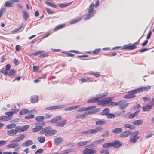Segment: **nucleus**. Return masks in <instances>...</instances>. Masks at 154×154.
<instances>
[{
  "label": "nucleus",
  "instance_id": "obj_1",
  "mask_svg": "<svg viewBox=\"0 0 154 154\" xmlns=\"http://www.w3.org/2000/svg\"><path fill=\"white\" fill-rule=\"evenodd\" d=\"M99 0L96 2L95 5L93 3L90 5L88 9V13L86 15L84 18L85 20H88L94 16L96 13V11L94 10V7H97L99 6Z\"/></svg>",
  "mask_w": 154,
  "mask_h": 154
},
{
  "label": "nucleus",
  "instance_id": "obj_14",
  "mask_svg": "<svg viewBox=\"0 0 154 154\" xmlns=\"http://www.w3.org/2000/svg\"><path fill=\"white\" fill-rule=\"evenodd\" d=\"M61 119L62 118L60 116H57L51 119L50 122L51 123H55L61 121Z\"/></svg>",
  "mask_w": 154,
  "mask_h": 154
},
{
  "label": "nucleus",
  "instance_id": "obj_37",
  "mask_svg": "<svg viewBox=\"0 0 154 154\" xmlns=\"http://www.w3.org/2000/svg\"><path fill=\"white\" fill-rule=\"evenodd\" d=\"M96 125H102L105 124L106 122L105 121L102 120H98L96 121Z\"/></svg>",
  "mask_w": 154,
  "mask_h": 154
},
{
  "label": "nucleus",
  "instance_id": "obj_2",
  "mask_svg": "<svg viewBox=\"0 0 154 154\" xmlns=\"http://www.w3.org/2000/svg\"><path fill=\"white\" fill-rule=\"evenodd\" d=\"M12 111L11 112H5V114L7 115L2 116L0 117V120H3L4 121H8L12 119V116L15 113H16L18 112L19 110L18 109H12Z\"/></svg>",
  "mask_w": 154,
  "mask_h": 154
},
{
  "label": "nucleus",
  "instance_id": "obj_29",
  "mask_svg": "<svg viewBox=\"0 0 154 154\" xmlns=\"http://www.w3.org/2000/svg\"><path fill=\"white\" fill-rule=\"evenodd\" d=\"M124 126L125 128H128L130 130H133L135 128L134 126L129 124H124Z\"/></svg>",
  "mask_w": 154,
  "mask_h": 154
},
{
  "label": "nucleus",
  "instance_id": "obj_22",
  "mask_svg": "<svg viewBox=\"0 0 154 154\" xmlns=\"http://www.w3.org/2000/svg\"><path fill=\"white\" fill-rule=\"evenodd\" d=\"M45 119L44 116H38L36 117L35 120L39 122H42V125H45V123L43 121Z\"/></svg>",
  "mask_w": 154,
  "mask_h": 154
},
{
  "label": "nucleus",
  "instance_id": "obj_11",
  "mask_svg": "<svg viewBox=\"0 0 154 154\" xmlns=\"http://www.w3.org/2000/svg\"><path fill=\"white\" fill-rule=\"evenodd\" d=\"M25 137L24 134H22L14 138L12 141V143L18 142L22 140Z\"/></svg>",
  "mask_w": 154,
  "mask_h": 154
},
{
  "label": "nucleus",
  "instance_id": "obj_36",
  "mask_svg": "<svg viewBox=\"0 0 154 154\" xmlns=\"http://www.w3.org/2000/svg\"><path fill=\"white\" fill-rule=\"evenodd\" d=\"M102 146L104 148L110 147L112 146V142L105 143L102 145Z\"/></svg>",
  "mask_w": 154,
  "mask_h": 154
},
{
  "label": "nucleus",
  "instance_id": "obj_51",
  "mask_svg": "<svg viewBox=\"0 0 154 154\" xmlns=\"http://www.w3.org/2000/svg\"><path fill=\"white\" fill-rule=\"evenodd\" d=\"M16 133L17 132H22L21 131L22 127L20 126H17L15 128V129H14Z\"/></svg>",
  "mask_w": 154,
  "mask_h": 154
},
{
  "label": "nucleus",
  "instance_id": "obj_15",
  "mask_svg": "<svg viewBox=\"0 0 154 154\" xmlns=\"http://www.w3.org/2000/svg\"><path fill=\"white\" fill-rule=\"evenodd\" d=\"M132 131H125L122 133L120 135V137L122 138H125L131 134Z\"/></svg>",
  "mask_w": 154,
  "mask_h": 154
},
{
  "label": "nucleus",
  "instance_id": "obj_49",
  "mask_svg": "<svg viewBox=\"0 0 154 154\" xmlns=\"http://www.w3.org/2000/svg\"><path fill=\"white\" fill-rule=\"evenodd\" d=\"M104 141V139L103 138L97 140L94 142V143L95 144H99L103 143Z\"/></svg>",
  "mask_w": 154,
  "mask_h": 154
},
{
  "label": "nucleus",
  "instance_id": "obj_45",
  "mask_svg": "<svg viewBox=\"0 0 154 154\" xmlns=\"http://www.w3.org/2000/svg\"><path fill=\"white\" fill-rule=\"evenodd\" d=\"M109 110L107 108L104 109L101 112V115H107L109 112Z\"/></svg>",
  "mask_w": 154,
  "mask_h": 154
},
{
  "label": "nucleus",
  "instance_id": "obj_57",
  "mask_svg": "<svg viewBox=\"0 0 154 154\" xmlns=\"http://www.w3.org/2000/svg\"><path fill=\"white\" fill-rule=\"evenodd\" d=\"M91 75H94L96 77H97L99 76L100 75V74L98 72H93L91 73Z\"/></svg>",
  "mask_w": 154,
  "mask_h": 154
},
{
  "label": "nucleus",
  "instance_id": "obj_59",
  "mask_svg": "<svg viewBox=\"0 0 154 154\" xmlns=\"http://www.w3.org/2000/svg\"><path fill=\"white\" fill-rule=\"evenodd\" d=\"M34 116L33 115H29L25 117V119H32L34 117Z\"/></svg>",
  "mask_w": 154,
  "mask_h": 154
},
{
  "label": "nucleus",
  "instance_id": "obj_13",
  "mask_svg": "<svg viewBox=\"0 0 154 154\" xmlns=\"http://www.w3.org/2000/svg\"><path fill=\"white\" fill-rule=\"evenodd\" d=\"M112 146L115 148H118L121 147L122 144L118 140H116L112 142Z\"/></svg>",
  "mask_w": 154,
  "mask_h": 154
},
{
  "label": "nucleus",
  "instance_id": "obj_16",
  "mask_svg": "<svg viewBox=\"0 0 154 154\" xmlns=\"http://www.w3.org/2000/svg\"><path fill=\"white\" fill-rule=\"evenodd\" d=\"M96 107L95 106H90L87 107H82L77 109L78 112L85 111L88 110H90Z\"/></svg>",
  "mask_w": 154,
  "mask_h": 154
},
{
  "label": "nucleus",
  "instance_id": "obj_39",
  "mask_svg": "<svg viewBox=\"0 0 154 154\" xmlns=\"http://www.w3.org/2000/svg\"><path fill=\"white\" fill-rule=\"evenodd\" d=\"M45 3L50 6L54 8H56L57 7V5H55L52 2H48L45 1Z\"/></svg>",
  "mask_w": 154,
  "mask_h": 154
},
{
  "label": "nucleus",
  "instance_id": "obj_23",
  "mask_svg": "<svg viewBox=\"0 0 154 154\" xmlns=\"http://www.w3.org/2000/svg\"><path fill=\"white\" fill-rule=\"evenodd\" d=\"M62 140L63 139L61 137H57L54 139V143L55 145L59 144L62 142Z\"/></svg>",
  "mask_w": 154,
  "mask_h": 154
},
{
  "label": "nucleus",
  "instance_id": "obj_43",
  "mask_svg": "<svg viewBox=\"0 0 154 154\" xmlns=\"http://www.w3.org/2000/svg\"><path fill=\"white\" fill-rule=\"evenodd\" d=\"M38 140L39 142L41 143H44L45 141V137L43 136H39L38 137Z\"/></svg>",
  "mask_w": 154,
  "mask_h": 154
},
{
  "label": "nucleus",
  "instance_id": "obj_55",
  "mask_svg": "<svg viewBox=\"0 0 154 154\" xmlns=\"http://www.w3.org/2000/svg\"><path fill=\"white\" fill-rule=\"evenodd\" d=\"M22 127V130L21 131L22 132L26 130L29 128L28 125L23 126Z\"/></svg>",
  "mask_w": 154,
  "mask_h": 154
},
{
  "label": "nucleus",
  "instance_id": "obj_32",
  "mask_svg": "<svg viewBox=\"0 0 154 154\" xmlns=\"http://www.w3.org/2000/svg\"><path fill=\"white\" fill-rule=\"evenodd\" d=\"M7 134L10 136L16 134L17 133L14 129H11L8 131L7 132Z\"/></svg>",
  "mask_w": 154,
  "mask_h": 154
},
{
  "label": "nucleus",
  "instance_id": "obj_9",
  "mask_svg": "<svg viewBox=\"0 0 154 154\" xmlns=\"http://www.w3.org/2000/svg\"><path fill=\"white\" fill-rule=\"evenodd\" d=\"M103 130V128L100 126L97 127L94 129L88 130L89 134H95L98 132L102 131Z\"/></svg>",
  "mask_w": 154,
  "mask_h": 154
},
{
  "label": "nucleus",
  "instance_id": "obj_46",
  "mask_svg": "<svg viewBox=\"0 0 154 154\" xmlns=\"http://www.w3.org/2000/svg\"><path fill=\"white\" fill-rule=\"evenodd\" d=\"M100 48L96 49L93 51L92 54L94 55H97L100 52Z\"/></svg>",
  "mask_w": 154,
  "mask_h": 154
},
{
  "label": "nucleus",
  "instance_id": "obj_47",
  "mask_svg": "<svg viewBox=\"0 0 154 154\" xmlns=\"http://www.w3.org/2000/svg\"><path fill=\"white\" fill-rule=\"evenodd\" d=\"M71 4V3H67L65 4L60 3L58 4L59 6L61 8L65 7Z\"/></svg>",
  "mask_w": 154,
  "mask_h": 154
},
{
  "label": "nucleus",
  "instance_id": "obj_7",
  "mask_svg": "<svg viewBox=\"0 0 154 154\" xmlns=\"http://www.w3.org/2000/svg\"><path fill=\"white\" fill-rule=\"evenodd\" d=\"M90 145H88L85 147L84 150L82 151L83 154H94L97 152V150L92 149L89 148ZM92 146V145H91Z\"/></svg>",
  "mask_w": 154,
  "mask_h": 154
},
{
  "label": "nucleus",
  "instance_id": "obj_52",
  "mask_svg": "<svg viewBox=\"0 0 154 154\" xmlns=\"http://www.w3.org/2000/svg\"><path fill=\"white\" fill-rule=\"evenodd\" d=\"M128 103H126L125 104L123 103L121 105H120L119 108L120 109H123L126 108L128 105Z\"/></svg>",
  "mask_w": 154,
  "mask_h": 154
},
{
  "label": "nucleus",
  "instance_id": "obj_17",
  "mask_svg": "<svg viewBox=\"0 0 154 154\" xmlns=\"http://www.w3.org/2000/svg\"><path fill=\"white\" fill-rule=\"evenodd\" d=\"M152 106H154V103H152L151 104V106L147 105L143 106L142 110L144 111H148L151 109Z\"/></svg>",
  "mask_w": 154,
  "mask_h": 154
},
{
  "label": "nucleus",
  "instance_id": "obj_40",
  "mask_svg": "<svg viewBox=\"0 0 154 154\" xmlns=\"http://www.w3.org/2000/svg\"><path fill=\"white\" fill-rule=\"evenodd\" d=\"M45 52V51L43 50H38L36 52L32 53V55L36 56L40 54H41Z\"/></svg>",
  "mask_w": 154,
  "mask_h": 154
},
{
  "label": "nucleus",
  "instance_id": "obj_18",
  "mask_svg": "<svg viewBox=\"0 0 154 154\" xmlns=\"http://www.w3.org/2000/svg\"><path fill=\"white\" fill-rule=\"evenodd\" d=\"M33 141L32 140H28L23 143L22 144L23 147H27L32 144Z\"/></svg>",
  "mask_w": 154,
  "mask_h": 154
},
{
  "label": "nucleus",
  "instance_id": "obj_61",
  "mask_svg": "<svg viewBox=\"0 0 154 154\" xmlns=\"http://www.w3.org/2000/svg\"><path fill=\"white\" fill-rule=\"evenodd\" d=\"M72 152L71 150L70 149H67L65 150H64L63 151V154H68L70 152Z\"/></svg>",
  "mask_w": 154,
  "mask_h": 154
},
{
  "label": "nucleus",
  "instance_id": "obj_60",
  "mask_svg": "<svg viewBox=\"0 0 154 154\" xmlns=\"http://www.w3.org/2000/svg\"><path fill=\"white\" fill-rule=\"evenodd\" d=\"M100 153L101 154H109L108 149H103L100 151Z\"/></svg>",
  "mask_w": 154,
  "mask_h": 154
},
{
  "label": "nucleus",
  "instance_id": "obj_48",
  "mask_svg": "<svg viewBox=\"0 0 154 154\" xmlns=\"http://www.w3.org/2000/svg\"><path fill=\"white\" fill-rule=\"evenodd\" d=\"M16 72V71L15 70H14V69H11L9 72L8 75L9 76H14L15 75Z\"/></svg>",
  "mask_w": 154,
  "mask_h": 154
},
{
  "label": "nucleus",
  "instance_id": "obj_58",
  "mask_svg": "<svg viewBox=\"0 0 154 154\" xmlns=\"http://www.w3.org/2000/svg\"><path fill=\"white\" fill-rule=\"evenodd\" d=\"M43 152V150L42 149H38L35 152V154H39Z\"/></svg>",
  "mask_w": 154,
  "mask_h": 154
},
{
  "label": "nucleus",
  "instance_id": "obj_19",
  "mask_svg": "<svg viewBox=\"0 0 154 154\" xmlns=\"http://www.w3.org/2000/svg\"><path fill=\"white\" fill-rule=\"evenodd\" d=\"M19 144L17 143H11L8 144L7 146L8 148H14L19 147Z\"/></svg>",
  "mask_w": 154,
  "mask_h": 154
},
{
  "label": "nucleus",
  "instance_id": "obj_34",
  "mask_svg": "<svg viewBox=\"0 0 154 154\" xmlns=\"http://www.w3.org/2000/svg\"><path fill=\"white\" fill-rule=\"evenodd\" d=\"M67 120H65L60 122L58 123L57 124V126L59 127H63L67 123Z\"/></svg>",
  "mask_w": 154,
  "mask_h": 154
},
{
  "label": "nucleus",
  "instance_id": "obj_21",
  "mask_svg": "<svg viewBox=\"0 0 154 154\" xmlns=\"http://www.w3.org/2000/svg\"><path fill=\"white\" fill-rule=\"evenodd\" d=\"M90 141V140L85 141H80L77 143L76 146L78 147H81L86 145L87 143Z\"/></svg>",
  "mask_w": 154,
  "mask_h": 154
},
{
  "label": "nucleus",
  "instance_id": "obj_10",
  "mask_svg": "<svg viewBox=\"0 0 154 154\" xmlns=\"http://www.w3.org/2000/svg\"><path fill=\"white\" fill-rule=\"evenodd\" d=\"M65 106L63 105H56L49 107H46L45 109L46 110H54L58 109H60L64 108Z\"/></svg>",
  "mask_w": 154,
  "mask_h": 154
},
{
  "label": "nucleus",
  "instance_id": "obj_56",
  "mask_svg": "<svg viewBox=\"0 0 154 154\" xmlns=\"http://www.w3.org/2000/svg\"><path fill=\"white\" fill-rule=\"evenodd\" d=\"M108 93L106 92L105 93H102L100 94L99 96L100 98H102L107 95Z\"/></svg>",
  "mask_w": 154,
  "mask_h": 154
},
{
  "label": "nucleus",
  "instance_id": "obj_53",
  "mask_svg": "<svg viewBox=\"0 0 154 154\" xmlns=\"http://www.w3.org/2000/svg\"><path fill=\"white\" fill-rule=\"evenodd\" d=\"M152 135V134L150 131H148L147 132V135L146 137V138H149Z\"/></svg>",
  "mask_w": 154,
  "mask_h": 154
},
{
  "label": "nucleus",
  "instance_id": "obj_64",
  "mask_svg": "<svg viewBox=\"0 0 154 154\" xmlns=\"http://www.w3.org/2000/svg\"><path fill=\"white\" fill-rule=\"evenodd\" d=\"M107 117L108 118H112L115 117V116L112 114L110 113L107 115Z\"/></svg>",
  "mask_w": 154,
  "mask_h": 154
},
{
  "label": "nucleus",
  "instance_id": "obj_31",
  "mask_svg": "<svg viewBox=\"0 0 154 154\" xmlns=\"http://www.w3.org/2000/svg\"><path fill=\"white\" fill-rule=\"evenodd\" d=\"M23 17V18L26 20L29 17V15L28 12L25 10L22 11Z\"/></svg>",
  "mask_w": 154,
  "mask_h": 154
},
{
  "label": "nucleus",
  "instance_id": "obj_33",
  "mask_svg": "<svg viewBox=\"0 0 154 154\" xmlns=\"http://www.w3.org/2000/svg\"><path fill=\"white\" fill-rule=\"evenodd\" d=\"M80 106V105H78L76 106L68 107L66 108L65 109V110L66 111H71L72 110H74L75 109L79 108Z\"/></svg>",
  "mask_w": 154,
  "mask_h": 154
},
{
  "label": "nucleus",
  "instance_id": "obj_30",
  "mask_svg": "<svg viewBox=\"0 0 154 154\" xmlns=\"http://www.w3.org/2000/svg\"><path fill=\"white\" fill-rule=\"evenodd\" d=\"M83 17V16L82 17L77 18L76 19H73L69 22V23L71 24H74L80 20L82 19Z\"/></svg>",
  "mask_w": 154,
  "mask_h": 154
},
{
  "label": "nucleus",
  "instance_id": "obj_12",
  "mask_svg": "<svg viewBox=\"0 0 154 154\" xmlns=\"http://www.w3.org/2000/svg\"><path fill=\"white\" fill-rule=\"evenodd\" d=\"M150 86L148 85L146 87L141 86L139 88L137 89L138 93L143 91H148L151 88Z\"/></svg>",
  "mask_w": 154,
  "mask_h": 154
},
{
  "label": "nucleus",
  "instance_id": "obj_27",
  "mask_svg": "<svg viewBox=\"0 0 154 154\" xmlns=\"http://www.w3.org/2000/svg\"><path fill=\"white\" fill-rule=\"evenodd\" d=\"M42 128L41 126H37L32 129V131L34 133L38 132L40 131Z\"/></svg>",
  "mask_w": 154,
  "mask_h": 154
},
{
  "label": "nucleus",
  "instance_id": "obj_63",
  "mask_svg": "<svg viewBox=\"0 0 154 154\" xmlns=\"http://www.w3.org/2000/svg\"><path fill=\"white\" fill-rule=\"evenodd\" d=\"M39 69V67L38 66H33V71L36 72L38 71Z\"/></svg>",
  "mask_w": 154,
  "mask_h": 154
},
{
  "label": "nucleus",
  "instance_id": "obj_50",
  "mask_svg": "<svg viewBox=\"0 0 154 154\" xmlns=\"http://www.w3.org/2000/svg\"><path fill=\"white\" fill-rule=\"evenodd\" d=\"M46 9L48 14H52L54 13V11L48 8H46Z\"/></svg>",
  "mask_w": 154,
  "mask_h": 154
},
{
  "label": "nucleus",
  "instance_id": "obj_41",
  "mask_svg": "<svg viewBox=\"0 0 154 154\" xmlns=\"http://www.w3.org/2000/svg\"><path fill=\"white\" fill-rule=\"evenodd\" d=\"M125 103L124 100L120 101L117 102H112L111 104L112 105L114 106H117L121 105Z\"/></svg>",
  "mask_w": 154,
  "mask_h": 154
},
{
  "label": "nucleus",
  "instance_id": "obj_6",
  "mask_svg": "<svg viewBox=\"0 0 154 154\" xmlns=\"http://www.w3.org/2000/svg\"><path fill=\"white\" fill-rule=\"evenodd\" d=\"M139 134V132L138 131L133 132L130 137V141L132 143H135L137 140L140 138V137L137 136Z\"/></svg>",
  "mask_w": 154,
  "mask_h": 154
},
{
  "label": "nucleus",
  "instance_id": "obj_35",
  "mask_svg": "<svg viewBox=\"0 0 154 154\" xmlns=\"http://www.w3.org/2000/svg\"><path fill=\"white\" fill-rule=\"evenodd\" d=\"M122 129L121 128H116L112 130V132L113 133L118 134L122 132Z\"/></svg>",
  "mask_w": 154,
  "mask_h": 154
},
{
  "label": "nucleus",
  "instance_id": "obj_44",
  "mask_svg": "<svg viewBox=\"0 0 154 154\" xmlns=\"http://www.w3.org/2000/svg\"><path fill=\"white\" fill-rule=\"evenodd\" d=\"M16 126L15 124H11L6 126V128L7 129H10L14 128Z\"/></svg>",
  "mask_w": 154,
  "mask_h": 154
},
{
  "label": "nucleus",
  "instance_id": "obj_26",
  "mask_svg": "<svg viewBox=\"0 0 154 154\" xmlns=\"http://www.w3.org/2000/svg\"><path fill=\"white\" fill-rule=\"evenodd\" d=\"M99 97H93L91 98H90L87 101V103H91L96 102L97 101L98 102L99 100Z\"/></svg>",
  "mask_w": 154,
  "mask_h": 154
},
{
  "label": "nucleus",
  "instance_id": "obj_5",
  "mask_svg": "<svg viewBox=\"0 0 154 154\" xmlns=\"http://www.w3.org/2000/svg\"><path fill=\"white\" fill-rule=\"evenodd\" d=\"M112 100L110 97H106L101 100H99L98 104L101 106L108 105L111 103Z\"/></svg>",
  "mask_w": 154,
  "mask_h": 154
},
{
  "label": "nucleus",
  "instance_id": "obj_24",
  "mask_svg": "<svg viewBox=\"0 0 154 154\" xmlns=\"http://www.w3.org/2000/svg\"><path fill=\"white\" fill-rule=\"evenodd\" d=\"M38 97L37 96L35 95L31 97L30 98L31 102L32 103H35L38 101Z\"/></svg>",
  "mask_w": 154,
  "mask_h": 154
},
{
  "label": "nucleus",
  "instance_id": "obj_38",
  "mask_svg": "<svg viewBox=\"0 0 154 154\" xmlns=\"http://www.w3.org/2000/svg\"><path fill=\"white\" fill-rule=\"evenodd\" d=\"M65 26V24H60L57 25L54 29L53 31H55L57 30L63 28Z\"/></svg>",
  "mask_w": 154,
  "mask_h": 154
},
{
  "label": "nucleus",
  "instance_id": "obj_62",
  "mask_svg": "<svg viewBox=\"0 0 154 154\" xmlns=\"http://www.w3.org/2000/svg\"><path fill=\"white\" fill-rule=\"evenodd\" d=\"M0 72L1 73H3L5 75H8V73L7 70L6 69L2 70L0 71Z\"/></svg>",
  "mask_w": 154,
  "mask_h": 154
},
{
  "label": "nucleus",
  "instance_id": "obj_4",
  "mask_svg": "<svg viewBox=\"0 0 154 154\" xmlns=\"http://www.w3.org/2000/svg\"><path fill=\"white\" fill-rule=\"evenodd\" d=\"M140 39L137 42L134 43L132 45H131V44L128 45H124L122 48V50H132L137 48V45L138 44Z\"/></svg>",
  "mask_w": 154,
  "mask_h": 154
},
{
  "label": "nucleus",
  "instance_id": "obj_28",
  "mask_svg": "<svg viewBox=\"0 0 154 154\" xmlns=\"http://www.w3.org/2000/svg\"><path fill=\"white\" fill-rule=\"evenodd\" d=\"M31 112V111H29L27 109H23L19 112V114L20 115H23L25 114L30 113Z\"/></svg>",
  "mask_w": 154,
  "mask_h": 154
},
{
  "label": "nucleus",
  "instance_id": "obj_25",
  "mask_svg": "<svg viewBox=\"0 0 154 154\" xmlns=\"http://www.w3.org/2000/svg\"><path fill=\"white\" fill-rule=\"evenodd\" d=\"M143 123V120L142 119L137 120L134 121L132 124L134 125H141Z\"/></svg>",
  "mask_w": 154,
  "mask_h": 154
},
{
  "label": "nucleus",
  "instance_id": "obj_54",
  "mask_svg": "<svg viewBox=\"0 0 154 154\" xmlns=\"http://www.w3.org/2000/svg\"><path fill=\"white\" fill-rule=\"evenodd\" d=\"M49 55L48 53H46L40 55L39 56V57L41 58H45L48 57Z\"/></svg>",
  "mask_w": 154,
  "mask_h": 154
},
{
  "label": "nucleus",
  "instance_id": "obj_20",
  "mask_svg": "<svg viewBox=\"0 0 154 154\" xmlns=\"http://www.w3.org/2000/svg\"><path fill=\"white\" fill-rule=\"evenodd\" d=\"M137 89L134 90H132L128 92V94L130 95V96L131 98H133L136 97L134 94L138 93Z\"/></svg>",
  "mask_w": 154,
  "mask_h": 154
},
{
  "label": "nucleus",
  "instance_id": "obj_3",
  "mask_svg": "<svg viewBox=\"0 0 154 154\" xmlns=\"http://www.w3.org/2000/svg\"><path fill=\"white\" fill-rule=\"evenodd\" d=\"M57 133V131L54 129L51 130L50 127H45L42 129L39 132L40 134H45L46 136H50L53 135Z\"/></svg>",
  "mask_w": 154,
  "mask_h": 154
},
{
  "label": "nucleus",
  "instance_id": "obj_8",
  "mask_svg": "<svg viewBox=\"0 0 154 154\" xmlns=\"http://www.w3.org/2000/svg\"><path fill=\"white\" fill-rule=\"evenodd\" d=\"M99 109H96L94 110L85 112L84 113V114H80L77 115L75 117V118L77 119L83 118L86 116H87L89 114H91L93 113L97 112L99 110Z\"/></svg>",
  "mask_w": 154,
  "mask_h": 154
},
{
  "label": "nucleus",
  "instance_id": "obj_42",
  "mask_svg": "<svg viewBox=\"0 0 154 154\" xmlns=\"http://www.w3.org/2000/svg\"><path fill=\"white\" fill-rule=\"evenodd\" d=\"M4 6L5 7H11L13 6V4L12 2L7 1L5 3Z\"/></svg>",
  "mask_w": 154,
  "mask_h": 154
}]
</instances>
